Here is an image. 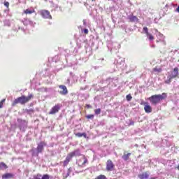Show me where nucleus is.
Segmentation results:
<instances>
[{"label":"nucleus","instance_id":"obj_9","mask_svg":"<svg viewBox=\"0 0 179 179\" xmlns=\"http://www.w3.org/2000/svg\"><path fill=\"white\" fill-rule=\"evenodd\" d=\"M86 163H87V159L85 157H82L77 161V164L80 167H85Z\"/></svg>","mask_w":179,"mask_h":179},{"label":"nucleus","instance_id":"obj_38","mask_svg":"<svg viewBox=\"0 0 179 179\" xmlns=\"http://www.w3.org/2000/svg\"><path fill=\"white\" fill-rule=\"evenodd\" d=\"M176 169H177L178 170H179V164L178 165V166L176 167Z\"/></svg>","mask_w":179,"mask_h":179},{"label":"nucleus","instance_id":"obj_13","mask_svg":"<svg viewBox=\"0 0 179 179\" xmlns=\"http://www.w3.org/2000/svg\"><path fill=\"white\" fill-rule=\"evenodd\" d=\"M131 156V152H128L127 153V152H124L122 158L123 159V160H124L125 162H128V160H129V157Z\"/></svg>","mask_w":179,"mask_h":179},{"label":"nucleus","instance_id":"obj_33","mask_svg":"<svg viewBox=\"0 0 179 179\" xmlns=\"http://www.w3.org/2000/svg\"><path fill=\"white\" fill-rule=\"evenodd\" d=\"M83 32L85 33V34H89V29H85L83 30Z\"/></svg>","mask_w":179,"mask_h":179},{"label":"nucleus","instance_id":"obj_37","mask_svg":"<svg viewBox=\"0 0 179 179\" xmlns=\"http://www.w3.org/2000/svg\"><path fill=\"white\" fill-rule=\"evenodd\" d=\"M176 12H178L179 13V5H178V8H176Z\"/></svg>","mask_w":179,"mask_h":179},{"label":"nucleus","instance_id":"obj_10","mask_svg":"<svg viewBox=\"0 0 179 179\" xmlns=\"http://www.w3.org/2000/svg\"><path fill=\"white\" fill-rule=\"evenodd\" d=\"M59 88L62 89V91L59 92L60 94L62 96H66V94L68 93V88H66V86L59 85Z\"/></svg>","mask_w":179,"mask_h":179},{"label":"nucleus","instance_id":"obj_11","mask_svg":"<svg viewBox=\"0 0 179 179\" xmlns=\"http://www.w3.org/2000/svg\"><path fill=\"white\" fill-rule=\"evenodd\" d=\"M44 146H45V143L44 142H41L39 144H38L36 148L38 153H41V152L44 150Z\"/></svg>","mask_w":179,"mask_h":179},{"label":"nucleus","instance_id":"obj_31","mask_svg":"<svg viewBox=\"0 0 179 179\" xmlns=\"http://www.w3.org/2000/svg\"><path fill=\"white\" fill-rule=\"evenodd\" d=\"M27 113L31 114V113H34V109H27Z\"/></svg>","mask_w":179,"mask_h":179},{"label":"nucleus","instance_id":"obj_23","mask_svg":"<svg viewBox=\"0 0 179 179\" xmlns=\"http://www.w3.org/2000/svg\"><path fill=\"white\" fill-rule=\"evenodd\" d=\"M94 179H107V177H106L104 175H99Z\"/></svg>","mask_w":179,"mask_h":179},{"label":"nucleus","instance_id":"obj_8","mask_svg":"<svg viewBox=\"0 0 179 179\" xmlns=\"http://www.w3.org/2000/svg\"><path fill=\"white\" fill-rule=\"evenodd\" d=\"M59 110H61V105L56 104L51 108L50 111L49 112V115H54V114H57V113H59Z\"/></svg>","mask_w":179,"mask_h":179},{"label":"nucleus","instance_id":"obj_2","mask_svg":"<svg viewBox=\"0 0 179 179\" xmlns=\"http://www.w3.org/2000/svg\"><path fill=\"white\" fill-rule=\"evenodd\" d=\"M165 99H167V94L164 92L162 94L152 95L148 98V100H150L151 104L156 106L157 104H159V103H160L162 100H165Z\"/></svg>","mask_w":179,"mask_h":179},{"label":"nucleus","instance_id":"obj_21","mask_svg":"<svg viewBox=\"0 0 179 179\" xmlns=\"http://www.w3.org/2000/svg\"><path fill=\"white\" fill-rule=\"evenodd\" d=\"M152 71L154 72H157V73H160L163 71V69L162 68L156 66L152 69Z\"/></svg>","mask_w":179,"mask_h":179},{"label":"nucleus","instance_id":"obj_29","mask_svg":"<svg viewBox=\"0 0 179 179\" xmlns=\"http://www.w3.org/2000/svg\"><path fill=\"white\" fill-rule=\"evenodd\" d=\"M68 164H69V162L66 161V159L63 162V166L64 167H66V166H68Z\"/></svg>","mask_w":179,"mask_h":179},{"label":"nucleus","instance_id":"obj_22","mask_svg":"<svg viewBox=\"0 0 179 179\" xmlns=\"http://www.w3.org/2000/svg\"><path fill=\"white\" fill-rule=\"evenodd\" d=\"M101 113V109L100 108L94 110V113L96 115H99Z\"/></svg>","mask_w":179,"mask_h":179},{"label":"nucleus","instance_id":"obj_35","mask_svg":"<svg viewBox=\"0 0 179 179\" xmlns=\"http://www.w3.org/2000/svg\"><path fill=\"white\" fill-rule=\"evenodd\" d=\"M87 108H92V106L90 104L86 105Z\"/></svg>","mask_w":179,"mask_h":179},{"label":"nucleus","instance_id":"obj_30","mask_svg":"<svg viewBox=\"0 0 179 179\" xmlns=\"http://www.w3.org/2000/svg\"><path fill=\"white\" fill-rule=\"evenodd\" d=\"M69 174H70L69 172L67 173L66 174L64 173V174H63V178H64V179L68 178V177H69Z\"/></svg>","mask_w":179,"mask_h":179},{"label":"nucleus","instance_id":"obj_32","mask_svg":"<svg viewBox=\"0 0 179 179\" xmlns=\"http://www.w3.org/2000/svg\"><path fill=\"white\" fill-rule=\"evenodd\" d=\"M20 122H21V124H26V125H27V120H20Z\"/></svg>","mask_w":179,"mask_h":179},{"label":"nucleus","instance_id":"obj_14","mask_svg":"<svg viewBox=\"0 0 179 179\" xmlns=\"http://www.w3.org/2000/svg\"><path fill=\"white\" fill-rule=\"evenodd\" d=\"M24 15H31L32 13H36V10L34 8H28L24 10Z\"/></svg>","mask_w":179,"mask_h":179},{"label":"nucleus","instance_id":"obj_17","mask_svg":"<svg viewBox=\"0 0 179 179\" xmlns=\"http://www.w3.org/2000/svg\"><path fill=\"white\" fill-rule=\"evenodd\" d=\"M129 20L131 22H136H136H138L139 20L138 19V17L132 15L129 17Z\"/></svg>","mask_w":179,"mask_h":179},{"label":"nucleus","instance_id":"obj_26","mask_svg":"<svg viewBox=\"0 0 179 179\" xmlns=\"http://www.w3.org/2000/svg\"><path fill=\"white\" fill-rule=\"evenodd\" d=\"M86 118H87V120H93L94 118V115H87L86 116Z\"/></svg>","mask_w":179,"mask_h":179},{"label":"nucleus","instance_id":"obj_18","mask_svg":"<svg viewBox=\"0 0 179 179\" xmlns=\"http://www.w3.org/2000/svg\"><path fill=\"white\" fill-rule=\"evenodd\" d=\"M8 169V165L5 164L4 162L0 163V170H3Z\"/></svg>","mask_w":179,"mask_h":179},{"label":"nucleus","instance_id":"obj_20","mask_svg":"<svg viewBox=\"0 0 179 179\" xmlns=\"http://www.w3.org/2000/svg\"><path fill=\"white\" fill-rule=\"evenodd\" d=\"M146 36L150 41H153V40H155V36H153L152 34L148 33L146 34Z\"/></svg>","mask_w":179,"mask_h":179},{"label":"nucleus","instance_id":"obj_27","mask_svg":"<svg viewBox=\"0 0 179 179\" xmlns=\"http://www.w3.org/2000/svg\"><path fill=\"white\" fill-rule=\"evenodd\" d=\"M41 179H50V175L48 174H45L42 176Z\"/></svg>","mask_w":179,"mask_h":179},{"label":"nucleus","instance_id":"obj_24","mask_svg":"<svg viewBox=\"0 0 179 179\" xmlns=\"http://www.w3.org/2000/svg\"><path fill=\"white\" fill-rule=\"evenodd\" d=\"M126 99L127 101H131L132 100V96H131V94H129L126 96Z\"/></svg>","mask_w":179,"mask_h":179},{"label":"nucleus","instance_id":"obj_3","mask_svg":"<svg viewBox=\"0 0 179 179\" xmlns=\"http://www.w3.org/2000/svg\"><path fill=\"white\" fill-rule=\"evenodd\" d=\"M177 76H178V68L176 67L173 69V71L171 73V75L168 76V80L165 81V83H167L168 85L171 83V80L175 79Z\"/></svg>","mask_w":179,"mask_h":179},{"label":"nucleus","instance_id":"obj_6","mask_svg":"<svg viewBox=\"0 0 179 179\" xmlns=\"http://www.w3.org/2000/svg\"><path fill=\"white\" fill-rule=\"evenodd\" d=\"M76 155H79V150H76L73 152L69 153L67 155L65 160L69 163V162H71V160H72V157H74V156H76Z\"/></svg>","mask_w":179,"mask_h":179},{"label":"nucleus","instance_id":"obj_41","mask_svg":"<svg viewBox=\"0 0 179 179\" xmlns=\"http://www.w3.org/2000/svg\"><path fill=\"white\" fill-rule=\"evenodd\" d=\"M178 62H179V59H178Z\"/></svg>","mask_w":179,"mask_h":179},{"label":"nucleus","instance_id":"obj_16","mask_svg":"<svg viewBox=\"0 0 179 179\" xmlns=\"http://www.w3.org/2000/svg\"><path fill=\"white\" fill-rule=\"evenodd\" d=\"M144 110L145 113H147V114L152 113V106H150V105H145Z\"/></svg>","mask_w":179,"mask_h":179},{"label":"nucleus","instance_id":"obj_19","mask_svg":"<svg viewBox=\"0 0 179 179\" xmlns=\"http://www.w3.org/2000/svg\"><path fill=\"white\" fill-rule=\"evenodd\" d=\"M75 135H76V136H78V138H82V136L87 138V136L86 133H77Z\"/></svg>","mask_w":179,"mask_h":179},{"label":"nucleus","instance_id":"obj_39","mask_svg":"<svg viewBox=\"0 0 179 179\" xmlns=\"http://www.w3.org/2000/svg\"><path fill=\"white\" fill-rule=\"evenodd\" d=\"M159 41H158V40L156 41L157 43H159Z\"/></svg>","mask_w":179,"mask_h":179},{"label":"nucleus","instance_id":"obj_25","mask_svg":"<svg viewBox=\"0 0 179 179\" xmlns=\"http://www.w3.org/2000/svg\"><path fill=\"white\" fill-rule=\"evenodd\" d=\"M5 101H6V99H3L0 101V108H2V107H3Z\"/></svg>","mask_w":179,"mask_h":179},{"label":"nucleus","instance_id":"obj_40","mask_svg":"<svg viewBox=\"0 0 179 179\" xmlns=\"http://www.w3.org/2000/svg\"><path fill=\"white\" fill-rule=\"evenodd\" d=\"M144 104H147L146 102H145Z\"/></svg>","mask_w":179,"mask_h":179},{"label":"nucleus","instance_id":"obj_34","mask_svg":"<svg viewBox=\"0 0 179 179\" xmlns=\"http://www.w3.org/2000/svg\"><path fill=\"white\" fill-rule=\"evenodd\" d=\"M4 6H6L7 8H9V2L5 1L4 2Z\"/></svg>","mask_w":179,"mask_h":179},{"label":"nucleus","instance_id":"obj_15","mask_svg":"<svg viewBox=\"0 0 179 179\" xmlns=\"http://www.w3.org/2000/svg\"><path fill=\"white\" fill-rule=\"evenodd\" d=\"M14 176L12 173H4L2 175V179L13 178Z\"/></svg>","mask_w":179,"mask_h":179},{"label":"nucleus","instance_id":"obj_1","mask_svg":"<svg viewBox=\"0 0 179 179\" xmlns=\"http://www.w3.org/2000/svg\"><path fill=\"white\" fill-rule=\"evenodd\" d=\"M34 96L32 94H29L27 96L22 95L17 99H15L12 103V106L15 107L16 104H21L22 106L26 104V103H29V101L33 99Z\"/></svg>","mask_w":179,"mask_h":179},{"label":"nucleus","instance_id":"obj_28","mask_svg":"<svg viewBox=\"0 0 179 179\" xmlns=\"http://www.w3.org/2000/svg\"><path fill=\"white\" fill-rule=\"evenodd\" d=\"M143 31L145 33V34H148V33H149V29H148V27H143Z\"/></svg>","mask_w":179,"mask_h":179},{"label":"nucleus","instance_id":"obj_36","mask_svg":"<svg viewBox=\"0 0 179 179\" xmlns=\"http://www.w3.org/2000/svg\"><path fill=\"white\" fill-rule=\"evenodd\" d=\"M129 125H135V122L134 121L130 122Z\"/></svg>","mask_w":179,"mask_h":179},{"label":"nucleus","instance_id":"obj_12","mask_svg":"<svg viewBox=\"0 0 179 179\" xmlns=\"http://www.w3.org/2000/svg\"><path fill=\"white\" fill-rule=\"evenodd\" d=\"M149 176H150V173L148 171H145L141 174H138V177L140 179H148V178H149Z\"/></svg>","mask_w":179,"mask_h":179},{"label":"nucleus","instance_id":"obj_5","mask_svg":"<svg viewBox=\"0 0 179 179\" xmlns=\"http://www.w3.org/2000/svg\"><path fill=\"white\" fill-rule=\"evenodd\" d=\"M115 168V165L111 159H108L106 162V171H113Z\"/></svg>","mask_w":179,"mask_h":179},{"label":"nucleus","instance_id":"obj_4","mask_svg":"<svg viewBox=\"0 0 179 179\" xmlns=\"http://www.w3.org/2000/svg\"><path fill=\"white\" fill-rule=\"evenodd\" d=\"M40 15L43 19H52V16H51V13L48 10H41L40 11Z\"/></svg>","mask_w":179,"mask_h":179},{"label":"nucleus","instance_id":"obj_7","mask_svg":"<svg viewBox=\"0 0 179 179\" xmlns=\"http://www.w3.org/2000/svg\"><path fill=\"white\" fill-rule=\"evenodd\" d=\"M76 155H79V150H76L73 152L69 153L67 155L65 160L69 163V162H71V160H72V157H74V156H76Z\"/></svg>","mask_w":179,"mask_h":179}]
</instances>
